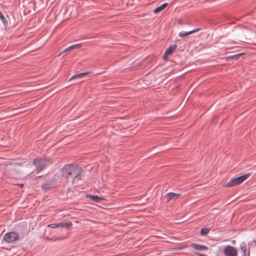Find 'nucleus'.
<instances>
[{
    "mask_svg": "<svg viewBox=\"0 0 256 256\" xmlns=\"http://www.w3.org/2000/svg\"><path fill=\"white\" fill-rule=\"evenodd\" d=\"M80 45V44H74V45H72L70 46V47H71V48H74L75 47H77V46H79Z\"/></svg>",
    "mask_w": 256,
    "mask_h": 256,
    "instance_id": "nucleus-23",
    "label": "nucleus"
},
{
    "mask_svg": "<svg viewBox=\"0 0 256 256\" xmlns=\"http://www.w3.org/2000/svg\"><path fill=\"white\" fill-rule=\"evenodd\" d=\"M88 73L89 72H83V73H80V74H75V75L73 76H72L70 78L69 81L72 80H75V79H80Z\"/></svg>",
    "mask_w": 256,
    "mask_h": 256,
    "instance_id": "nucleus-11",
    "label": "nucleus"
},
{
    "mask_svg": "<svg viewBox=\"0 0 256 256\" xmlns=\"http://www.w3.org/2000/svg\"><path fill=\"white\" fill-rule=\"evenodd\" d=\"M86 198H90L91 200L96 202H100L104 198L102 197H100L98 196H94L92 194H88Z\"/></svg>",
    "mask_w": 256,
    "mask_h": 256,
    "instance_id": "nucleus-9",
    "label": "nucleus"
},
{
    "mask_svg": "<svg viewBox=\"0 0 256 256\" xmlns=\"http://www.w3.org/2000/svg\"><path fill=\"white\" fill-rule=\"evenodd\" d=\"M52 182L50 180H48L42 184V189L47 190L52 187Z\"/></svg>",
    "mask_w": 256,
    "mask_h": 256,
    "instance_id": "nucleus-12",
    "label": "nucleus"
},
{
    "mask_svg": "<svg viewBox=\"0 0 256 256\" xmlns=\"http://www.w3.org/2000/svg\"><path fill=\"white\" fill-rule=\"evenodd\" d=\"M244 54L243 53H240L238 54H236L233 56H230V58L232 60H238L240 56H242Z\"/></svg>",
    "mask_w": 256,
    "mask_h": 256,
    "instance_id": "nucleus-16",
    "label": "nucleus"
},
{
    "mask_svg": "<svg viewBox=\"0 0 256 256\" xmlns=\"http://www.w3.org/2000/svg\"><path fill=\"white\" fill-rule=\"evenodd\" d=\"M72 226V223L70 222H64V228H70Z\"/></svg>",
    "mask_w": 256,
    "mask_h": 256,
    "instance_id": "nucleus-18",
    "label": "nucleus"
},
{
    "mask_svg": "<svg viewBox=\"0 0 256 256\" xmlns=\"http://www.w3.org/2000/svg\"><path fill=\"white\" fill-rule=\"evenodd\" d=\"M223 253L224 256H238L236 248L230 245L224 247Z\"/></svg>",
    "mask_w": 256,
    "mask_h": 256,
    "instance_id": "nucleus-5",
    "label": "nucleus"
},
{
    "mask_svg": "<svg viewBox=\"0 0 256 256\" xmlns=\"http://www.w3.org/2000/svg\"><path fill=\"white\" fill-rule=\"evenodd\" d=\"M176 48L177 45L176 44H174L169 46L165 52V54L164 56V59L166 60V56L172 54L176 50Z\"/></svg>",
    "mask_w": 256,
    "mask_h": 256,
    "instance_id": "nucleus-8",
    "label": "nucleus"
},
{
    "mask_svg": "<svg viewBox=\"0 0 256 256\" xmlns=\"http://www.w3.org/2000/svg\"><path fill=\"white\" fill-rule=\"evenodd\" d=\"M200 28H196V29H194L192 30H190V31H189L190 32V34H192L193 33H194L196 32H198V31H200Z\"/></svg>",
    "mask_w": 256,
    "mask_h": 256,
    "instance_id": "nucleus-20",
    "label": "nucleus"
},
{
    "mask_svg": "<svg viewBox=\"0 0 256 256\" xmlns=\"http://www.w3.org/2000/svg\"><path fill=\"white\" fill-rule=\"evenodd\" d=\"M0 18L4 22V25H6L8 24L7 20L6 18L4 16L3 14L0 12Z\"/></svg>",
    "mask_w": 256,
    "mask_h": 256,
    "instance_id": "nucleus-17",
    "label": "nucleus"
},
{
    "mask_svg": "<svg viewBox=\"0 0 256 256\" xmlns=\"http://www.w3.org/2000/svg\"><path fill=\"white\" fill-rule=\"evenodd\" d=\"M166 198L167 200L166 202H168L171 200H176L178 199L180 196V194H174L172 192H168L166 194Z\"/></svg>",
    "mask_w": 256,
    "mask_h": 256,
    "instance_id": "nucleus-6",
    "label": "nucleus"
},
{
    "mask_svg": "<svg viewBox=\"0 0 256 256\" xmlns=\"http://www.w3.org/2000/svg\"><path fill=\"white\" fill-rule=\"evenodd\" d=\"M51 162L50 160L42 158L34 159L32 162V164L36 166V170L38 173L42 171Z\"/></svg>",
    "mask_w": 256,
    "mask_h": 256,
    "instance_id": "nucleus-2",
    "label": "nucleus"
},
{
    "mask_svg": "<svg viewBox=\"0 0 256 256\" xmlns=\"http://www.w3.org/2000/svg\"><path fill=\"white\" fill-rule=\"evenodd\" d=\"M71 47H70V46L68 48H67L66 50H64L61 53H60L58 56H60L62 54H64V52H67L68 50H71Z\"/></svg>",
    "mask_w": 256,
    "mask_h": 256,
    "instance_id": "nucleus-21",
    "label": "nucleus"
},
{
    "mask_svg": "<svg viewBox=\"0 0 256 256\" xmlns=\"http://www.w3.org/2000/svg\"><path fill=\"white\" fill-rule=\"evenodd\" d=\"M48 227L55 228H57L58 227V224H51L48 226Z\"/></svg>",
    "mask_w": 256,
    "mask_h": 256,
    "instance_id": "nucleus-19",
    "label": "nucleus"
},
{
    "mask_svg": "<svg viewBox=\"0 0 256 256\" xmlns=\"http://www.w3.org/2000/svg\"><path fill=\"white\" fill-rule=\"evenodd\" d=\"M58 228H64V222L58 223Z\"/></svg>",
    "mask_w": 256,
    "mask_h": 256,
    "instance_id": "nucleus-22",
    "label": "nucleus"
},
{
    "mask_svg": "<svg viewBox=\"0 0 256 256\" xmlns=\"http://www.w3.org/2000/svg\"><path fill=\"white\" fill-rule=\"evenodd\" d=\"M210 232V229L206 228H202L200 230V234L202 236H205L208 234Z\"/></svg>",
    "mask_w": 256,
    "mask_h": 256,
    "instance_id": "nucleus-14",
    "label": "nucleus"
},
{
    "mask_svg": "<svg viewBox=\"0 0 256 256\" xmlns=\"http://www.w3.org/2000/svg\"><path fill=\"white\" fill-rule=\"evenodd\" d=\"M190 247L194 250H207L208 248L205 246L201 245L196 243H192L190 244Z\"/></svg>",
    "mask_w": 256,
    "mask_h": 256,
    "instance_id": "nucleus-7",
    "label": "nucleus"
},
{
    "mask_svg": "<svg viewBox=\"0 0 256 256\" xmlns=\"http://www.w3.org/2000/svg\"><path fill=\"white\" fill-rule=\"evenodd\" d=\"M190 34V32L189 31L188 32L182 31L179 32L178 36L181 38H184V37Z\"/></svg>",
    "mask_w": 256,
    "mask_h": 256,
    "instance_id": "nucleus-15",
    "label": "nucleus"
},
{
    "mask_svg": "<svg viewBox=\"0 0 256 256\" xmlns=\"http://www.w3.org/2000/svg\"><path fill=\"white\" fill-rule=\"evenodd\" d=\"M19 235L14 232H10L6 234L3 239L6 242L10 243L17 240L19 238Z\"/></svg>",
    "mask_w": 256,
    "mask_h": 256,
    "instance_id": "nucleus-4",
    "label": "nucleus"
},
{
    "mask_svg": "<svg viewBox=\"0 0 256 256\" xmlns=\"http://www.w3.org/2000/svg\"><path fill=\"white\" fill-rule=\"evenodd\" d=\"M62 176L74 184L82 178V168L76 164H66L62 168Z\"/></svg>",
    "mask_w": 256,
    "mask_h": 256,
    "instance_id": "nucleus-1",
    "label": "nucleus"
},
{
    "mask_svg": "<svg viewBox=\"0 0 256 256\" xmlns=\"http://www.w3.org/2000/svg\"><path fill=\"white\" fill-rule=\"evenodd\" d=\"M240 250L242 252V256H246V244L245 242H242L240 246Z\"/></svg>",
    "mask_w": 256,
    "mask_h": 256,
    "instance_id": "nucleus-10",
    "label": "nucleus"
},
{
    "mask_svg": "<svg viewBox=\"0 0 256 256\" xmlns=\"http://www.w3.org/2000/svg\"><path fill=\"white\" fill-rule=\"evenodd\" d=\"M250 176V174H246L237 178H233L224 186L226 187H232L238 186L248 178Z\"/></svg>",
    "mask_w": 256,
    "mask_h": 256,
    "instance_id": "nucleus-3",
    "label": "nucleus"
},
{
    "mask_svg": "<svg viewBox=\"0 0 256 256\" xmlns=\"http://www.w3.org/2000/svg\"><path fill=\"white\" fill-rule=\"evenodd\" d=\"M167 5H168L167 3L163 4L161 6L156 8L154 10V12L156 14L159 12H160L163 9H164L167 6Z\"/></svg>",
    "mask_w": 256,
    "mask_h": 256,
    "instance_id": "nucleus-13",
    "label": "nucleus"
}]
</instances>
